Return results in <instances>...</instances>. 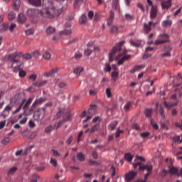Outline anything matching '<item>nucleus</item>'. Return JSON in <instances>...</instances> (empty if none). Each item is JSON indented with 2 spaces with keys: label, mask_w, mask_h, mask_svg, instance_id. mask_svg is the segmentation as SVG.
Wrapping results in <instances>:
<instances>
[{
  "label": "nucleus",
  "mask_w": 182,
  "mask_h": 182,
  "mask_svg": "<svg viewBox=\"0 0 182 182\" xmlns=\"http://www.w3.org/2000/svg\"><path fill=\"white\" fill-rule=\"evenodd\" d=\"M43 4L45 7L41 10L29 9L27 11L28 16L41 15L46 19H55V18H58L63 12V9L54 7L51 0H43Z\"/></svg>",
  "instance_id": "obj_1"
},
{
  "label": "nucleus",
  "mask_w": 182,
  "mask_h": 182,
  "mask_svg": "<svg viewBox=\"0 0 182 182\" xmlns=\"http://www.w3.org/2000/svg\"><path fill=\"white\" fill-rule=\"evenodd\" d=\"M125 41H122L119 43H117L115 46L112 49V51L109 53V62H113V58L116 53H119L116 57V60H118V66H122L126 60H129L132 58V55L127 53V50L122 49V47L124 45Z\"/></svg>",
  "instance_id": "obj_2"
},
{
  "label": "nucleus",
  "mask_w": 182,
  "mask_h": 182,
  "mask_svg": "<svg viewBox=\"0 0 182 182\" xmlns=\"http://www.w3.org/2000/svg\"><path fill=\"white\" fill-rule=\"evenodd\" d=\"M22 56V53L16 52L13 54H10L9 55V59L11 62L13 63L11 68H13L14 72H18L21 69V66H22L23 63L18 60H16V58H21Z\"/></svg>",
  "instance_id": "obj_3"
},
{
  "label": "nucleus",
  "mask_w": 182,
  "mask_h": 182,
  "mask_svg": "<svg viewBox=\"0 0 182 182\" xmlns=\"http://www.w3.org/2000/svg\"><path fill=\"white\" fill-rule=\"evenodd\" d=\"M97 110V105H91L90 106V109L87 111H83L80 115V117H86V114H89L85 119L83 120V123H86V122H89L90 119H92V116H95L96 114V112Z\"/></svg>",
  "instance_id": "obj_4"
},
{
  "label": "nucleus",
  "mask_w": 182,
  "mask_h": 182,
  "mask_svg": "<svg viewBox=\"0 0 182 182\" xmlns=\"http://www.w3.org/2000/svg\"><path fill=\"white\" fill-rule=\"evenodd\" d=\"M167 42H170V36L168 34L162 33L158 36L154 45H155V46H159V45H164V43H167Z\"/></svg>",
  "instance_id": "obj_5"
},
{
  "label": "nucleus",
  "mask_w": 182,
  "mask_h": 182,
  "mask_svg": "<svg viewBox=\"0 0 182 182\" xmlns=\"http://www.w3.org/2000/svg\"><path fill=\"white\" fill-rule=\"evenodd\" d=\"M134 168H137L139 167V170L140 171H144L146 170L148 171V173H150L153 170V166L151 164H146V165H141V162H136L135 164H133Z\"/></svg>",
  "instance_id": "obj_6"
},
{
  "label": "nucleus",
  "mask_w": 182,
  "mask_h": 182,
  "mask_svg": "<svg viewBox=\"0 0 182 182\" xmlns=\"http://www.w3.org/2000/svg\"><path fill=\"white\" fill-rule=\"evenodd\" d=\"M44 102H46V98H38L36 99L33 103L32 104L31 107L29 109V112H33L35 109H36L37 106H39V105H42V103H44Z\"/></svg>",
  "instance_id": "obj_7"
},
{
  "label": "nucleus",
  "mask_w": 182,
  "mask_h": 182,
  "mask_svg": "<svg viewBox=\"0 0 182 182\" xmlns=\"http://www.w3.org/2000/svg\"><path fill=\"white\" fill-rule=\"evenodd\" d=\"M70 120V111H67L63 115V119L61 121H59L58 123L57 129H59L62 124L64 123H66V122H69Z\"/></svg>",
  "instance_id": "obj_8"
},
{
  "label": "nucleus",
  "mask_w": 182,
  "mask_h": 182,
  "mask_svg": "<svg viewBox=\"0 0 182 182\" xmlns=\"http://www.w3.org/2000/svg\"><path fill=\"white\" fill-rule=\"evenodd\" d=\"M137 176V173L135 171H131L125 175L126 181H132Z\"/></svg>",
  "instance_id": "obj_9"
},
{
  "label": "nucleus",
  "mask_w": 182,
  "mask_h": 182,
  "mask_svg": "<svg viewBox=\"0 0 182 182\" xmlns=\"http://www.w3.org/2000/svg\"><path fill=\"white\" fill-rule=\"evenodd\" d=\"M31 150H32V146H29L28 148H27L24 154H23V150L22 149L18 150L15 153V155L16 156V157H18V156H24V154H28V151H31Z\"/></svg>",
  "instance_id": "obj_10"
},
{
  "label": "nucleus",
  "mask_w": 182,
  "mask_h": 182,
  "mask_svg": "<svg viewBox=\"0 0 182 182\" xmlns=\"http://www.w3.org/2000/svg\"><path fill=\"white\" fill-rule=\"evenodd\" d=\"M162 9H168L171 7V0H166L161 2Z\"/></svg>",
  "instance_id": "obj_11"
},
{
  "label": "nucleus",
  "mask_w": 182,
  "mask_h": 182,
  "mask_svg": "<svg viewBox=\"0 0 182 182\" xmlns=\"http://www.w3.org/2000/svg\"><path fill=\"white\" fill-rule=\"evenodd\" d=\"M33 102V98L30 97L28 99V100H26L24 104L23 105V110H28L29 109V106L31 105V103Z\"/></svg>",
  "instance_id": "obj_12"
},
{
  "label": "nucleus",
  "mask_w": 182,
  "mask_h": 182,
  "mask_svg": "<svg viewBox=\"0 0 182 182\" xmlns=\"http://www.w3.org/2000/svg\"><path fill=\"white\" fill-rule=\"evenodd\" d=\"M151 25H153V21H149L148 23L144 24V30L145 33H149L151 31Z\"/></svg>",
  "instance_id": "obj_13"
},
{
  "label": "nucleus",
  "mask_w": 182,
  "mask_h": 182,
  "mask_svg": "<svg viewBox=\"0 0 182 182\" xmlns=\"http://www.w3.org/2000/svg\"><path fill=\"white\" fill-rule=\"evenodd\" d=\"M59 72V68H53L51 70V71L48 72V73H45V76L46 77H50L51 76H53V75H55V73H58Z\"/></svg>",
  "instance_id": "obj_14"
},
{
  "label": "nucleus",
  "mask_w": 182,
  "mask_h": 182,
  "mask_svg": "<svg viewBox=\"0 0 182 182\" xmlns=\"http://www.w3.org/2000/svg\"><path fill=\"white\" fill-rule=\"evenodd\" d=\"M157 16V7L152 6L150 13L151 19H154Z\"/></svg>",
  "instance_id": "obj_15"
},
{
  "label": "nucleus",
  "mask_w": 182,
  "mask_h": 182,
  "mask_svg": "<svg viewBox=\"0 0 182 182\" xmlns=\"http://www.w3.org/2000/svg\"><path fill=\"white\" fill-rule=\"evenodd\" d=\"M28 2L33 6H41L42 0H28Z\"/></svg>",
  "instance_id": "obj_16"
},
{
  "label": "nucleus",
  "mask_w": 182,
  "mask_h": 182,
  "mask_svg": "<svg viewBox=\"0 0 182 182\" xmlns=\"http://www.w3.org/2000/svg\"><path fill=\"white\" fill-rule=\"evenodd\" d=\"M46 112V109L45 107L38 108L36 112V116H38V117H43V116H45Z\"/></svg>",
  "instance_id": "obj_17"
},
{
  "label": "nucleus",
  "mask_w": 182,
  "mask_h": 182,
  "mask_svg": "<svg viewBox=\"0 0 182 182\" xmlns=\"http://www.w3.org/2000/svg\"><path fill=\"white\" fill-rule=\"evenodd\" d=\"M26 21V16L23 14H19L18 16V23H24Z\"/></svg>",
  "instance_id": "obj_18"
},
{
  "label": "nucleus",
  "mask_w": 182,
  "mask_h": 182,
  "mask_svg": "<svg viewBox=\"0 0 182 182\" xmlns=\"http://www.w3.org/2000/svg\"><path fill=\"white\" fill-rule=\"evenodd\" d=\"M87 2V0H75L74 1V7L75 9L79 8L82 4H86Z\"/></svg>",
  "instance_id": "obj_19"
},
{
  "label": "nucleus",
  "mask_w": 182,
  "mask_h": 182,
  "mask_svg": "<svg viewBox=\"0 0 182 182\" xmlns=\"http://www.w3.org/2000/svg\"><path fill=\"white\" fill-rule=\"evenodd\" d=\"M13 8L15 11H19V8H21V0H14Z\"/></svg>",
  "instance_id": "obj_20"
},
{
  "label": "nucleus",
  "mask_w": 182,
  "mask_h": 182,
  "mask_svg": "<svg viewBox=\"0 0 182 182\" xmlns=\"http://www.w3.org/2000/svg\"><path fill=\"white\" fill-rule=\"evenodd\" d=\"M18 171V167L16 166H13L8 171H7V176L8 177H11V176H14V173Z\"/></svg>",
  "instance_id": "obj_21"
},
{
  "label": "nucleus",
  "mask_w": 182,
  "mask_h": 182,
  "mask_svg": "<svg viewBox=\"0 0 182 182\" xmlns=\"http://www.w3.org/2000/svg\"><path fill=\"white\" fill-rule=\"evenodd\" d=\"M172 24L173 21L171 20H165L162 21L161 26H163L164 28H167L171 26Z\"/></svg>",
  "instance_id": "obj_22"
},
{
  "label": "nucleus",
  "mask_w": 182,
  "mask_h": 182,
  "mask_svg": "<svg viewBox=\"0 0 182 182\" xmlns=\"http://www.w3.org/2000/svg\"><path fill=\"white\" fill-rule=\"evenodd\" d=\"M11 110H12V106H11V105L6 106V107L4 108V109L3 111L4 116H8V114H9V112H11Z\"/></svg>",
  "instance_id": "obj_23"
},
{
  "label": "nucleus",
  "mask_w": 182,
  "mask_h": 182,
  "mask_svg": "<svg viewBox=\"0 0 182 182\" xmlns=\"http://www.w3.org/2000/svg\"><path fill=\"white\" fill-rule=\"evenodd\" d=\"M46 83H47L46 80H43V81L34 82L33 85L35 86L36 87H42V86H45Z\"/></svg>",
  "instance_id": "obj_24"
},
{
  "label": "nucleus",
  "mask_w": 182,
  "mask_h": 182,
  "mask_svg": "<svg viewBox=\"0 0 182 182\" xmlns=\"http://www.w3.org/2000/svg\"><path fill=\"white\" fill-rule=\"evenodd\" d=\"M113 19H114V12L111 11L110 16L107 20V26H110L113 23Z\"/></svg>",
  "instance_id": "obj_25"
},
{
  "label": "nucleus",
  "mask_w": 182,
  "mask_h": 182,
  "mask_svg": "<svg viewBox=\"0 0 182 182\" xmlns=\"http://www.w3.org/2000/svg\"><path fill=\"white\" fill-rule=\"evenodd\" d=\"M163 105L168 110H171V107H173V102L170 101V102H167V101H164L163 102Z\"/></svg>",
  "instance_id": "obj_26"
},
{
  "label": "nucleus",
  "mask_w": 182,
  "mask_h": 182,
  "mask_svg": "<svg viewBox=\"0 0 182 182\" xmlns=\"http://www.w3.org/2000/svg\"><path fill=\"white\" fill-rule=\"evenodd\" d=\"M118 122L117 121H114L112 122H111L109 126H108V129L109 130H111L112 132H113V130H114V129H116V126H117Z\"/></svg>",
  "instance_id": "obj_27"
},
{
  "label": "nucleus",
  "mask_w": 182,
  "mask_h": 182,
  "mask_svg": "<svg viewBox=\"0 0 182 182\" xmlns=\"http://www.w3.org/2000/svg\"><path fill=\"white\" fill-rule=\"evenodd\" d=\"M56 29L52 26H49L46 28V32L47 35H52L53 33H55Z\"/></svg>",
  "instance_id": "obj_28"
},
{
  "label": "nucleus",
  "mask_w": 182,
  "mask_h": 182,
  "mask_svg": "<svg viewBox=\"0 0 182 182\" xmlns=\"http://www.w3.org/2000/svg\"><path fill=\"white\" fill-rule=\"evenodd\" d=\"M25 102H26V99L23 100L19 107L13 112V114H16V113H19V112H21V109H22Z\"/></svg>",
  "instance_id": "obj_29"
},
{
  "label": "nucleus",
  "mask_w": 182,
  "mask_h": 182,
  "mask_svg": "<svg viewBox=\"0 0 182 182\" xmlns=\"http://www.w3.org/2000/svg\"><path fill=\"white\" fill-rule=\"evenodd\" d=\"M151 113H153V109L151 108H146L144 111L145 116L149 119L151 117Z\"/></svg>",
  "instance_id": "obj_30"
},
{
  "label": "nucleus",
  "mask_w": 182,
  "mask_h": 182,
  "mask_svg": "<svg viewBox=\"0 0 182 182\" xmlns=\"http://www.w3.org/2000/svg\"><path fill=\"white\" fill-rule=\"evenodd\" d=\"M87 21V16H86V14H82L79 19V22L80 23H81L82 25H83V23H86V22Z\"/></svg>",
  "instance_id": "obj_31"
},
{
  "label": "nucleus",
  "mask_w": 182,
  "mask_h": 182,
  "mask_svg": "<svg viewBox=\"0 0 182 182\" xmlns=\"http://www.w3.org/2000/svg\"><path fill=\"white\" fill-rule=\"evenodd\" d=\"M168 173L169 174L177 176L178 170L177 169V168H174L173 166H172L169 168Z\"/></svg>",
  "instance_id": "obj_32"
},
{
  "label": "nucleus",
  "mask_w": 182,
  "mask_h": 182,
  "mask_svg": "<svg viewBox=\"0 0 182 182\" xmlns=\"http://www.w3.org/2000/svg\"><path fill=\"white\" fill-rule=\"evenodd\" d=\"M124 159L128 161V163H132L133 160V156L129 153H127L124 154Z\"/></svg>",
  "instance_id": "obj_33"
},
{
  "label": "nucleus",
  "mask_w": 182,
  "mask_h": 182,
  "mask_svg": "<svg viewBox=\"0 0 182 182\" xmlns=\"http://www.w3.org/2000/svg\"><path fill=\"white\" fill-rule=\"evenodd\" d=\"M112 79L114 80V82H116L117 80V77H119V72L117 71H113L111 73Z\"/></svg>",
  "instance_id": "obj_34"
},
{
  "label": "nucleus",
  "mask_w": 182,
  "mask_h": 182,
  "mask_svg": "<svg viewBox=\"0 0 182 182\" xmlns=\"http://www.w3.org/2000/svg\"><path fill=\"white\" fill-rule=\"evenodd\" d=\"M16 18V14L14 13L13 11H11L8 14V19L9 21H14Z\"/></svg>",
  "instance_id": "obj_35"
},
{
  "label": "nucleus",
  "mask_w": 182,
  "mask_h": 182,
  "mask_svg": "<svg viewBox=\"0 0 182 182\" xmlns=\"http://www.w3.org/2000/svg\"><path fill=\"white\" fill-rule=\"evenodd\" d=\"M83 70V68L82 67H77L74 71L73 73L77 75V76H80V73Z\"/></svg>",
  "instance_id": "obj_36"
},
{
  "label": "nucleus",
  "mask_w": 182,
  "mask_h": 182,
  "mask_svg": "<svg viewBox=\"0 0 182 182\" xmlns=\"http://www.w3.org/2000/svg\"><path fill=\"white\" fill-rule=\"evenodd\" d=\"M159 114L161 119H166V114L164 113V107L163 106L159 107Z\"/></svg>",
  "instance_id": "obj_37"
},
{
  "label": "nucleus",
  "mask_w": 182,
  "mask_h": 182,
  "mask_svg": "<svg viewBox=\"0 0 182 182\" xmlns=\"http://www.w3.org/2000/svg\"><path fill=\"white\" fill-rule=\"evenodd\" d=\"M31 56L34 59H39V56H41V53H39L38 50H35L31 53Z\"/></svg>",
  "instance_id": "obj_38"
},
{
  "label": "nucleus",
  "mask_w": 182,
  "mask_h": 182,
  "mask_svg": "<svg viewBox=\"0 0 182 182\" xmlns=\"http://www.w3.org/2000/svg\"><path fill=\"white\" fill-rule=\"evenodd\" d=\"M8 29H9V23L2 24V27L0 29V32H5L6 31H8Z\"/></svg>",
  "instance_id": "obj_39"
},
{
  "label": "nucleus",
  "mask_w": 182,
  "mask_h": 182,
  "mask_svg": "<svg viewBox=\"0 0 182 182\" xmlns=\"http://www.w3.org/2000/svg\"><path fill=\"white\" fill-rule=\"evenodd\" d=\"M123 133H124V131L120 130V128H117V132H115V138L119 139L120 134H123Z\"/></svg>",
  "instance_id": "obj_40"
},
{
  "label": "nucleus",
  "mask_w": 182,
  "mask_h": 182,
  "mask_svg": "<svg viewBox=\"0 0 182 182\" xmlns=\"http://www.w3.org/2000/svg\"><path fill=\"white\" fill-rule=\"evenodd\" d=\"M77 158L79 161H85V155L82 154V152H80L77 154Z\"/></svg>",
  "instance_id": "obj_41"
},
{
  "label": "nucleus",
  "mask_w": 182,
  "mask_h": 182,
  "mask_svg": "<svg viewBox=\"0 0 182 182\" xmlns=\"http://www.w3.org/2000/svg\"><path fill=\"white\" fill-rule=\"evenodd\" d=\"M130 107H132V102L129 101L124 106V110H125V112H129V110H130Z\"/></svg>",
  "instance_id": "obj_42"
},
{
  "label": "nucleus",
  "mask_w": 182,
  "mask_h": 182,
  "mask_svg": "<svg viewBox=\"0 0 182 182\" xmlns=\"http://www.w3.org/2000/svg\"><path fill=\"white\" fill-rule=\"evenodd\" d=\"M50 164H51V166H53L54 167H58V160L53 158H50Z\"/></svg>",
  "instance_id": "obj_43"
},
{
  "label": "nucleus",
  "mask_w": 182,
  "mask_h": 182,
  "mask_svg": "<svg viewBox=\"0 0 182 182\" xmlns=\"http://www.w3.org/2000/svg\"><path fill=\"white\" fill-rule=\"evenodd\" d=\"M23 59H25L26 60H29V59H32V54L31 53H25L22 55Z\"/></svg>",
  "instance_id": "obj_44"
},
{
  "label": "nucleus",
  "mask_w": 182,
  "mask_h": 182,
  "mask_svg": "<svg viewBox=\"0 0 182 182\" xmlns=\"http://www.w3.org/2000/svg\"><path fill=\"white\" fill-rule=\"evenodd\" d=\"M72 33V30H64L63 31H60V35H65V36H68V35H70Z\"/></svg>",
  "instance_id": "obj_45"
},
{
  "label": "nucleus",
  "mask_w": 182,
  "mask_h": 182,
  "mask_svg": "<svg viewBox=\"0 0 182 182\" xmlns=\"http://www.w3.org/2000/svg\"><path fill=\"white\" fill-rule=\"evenodd\" d=\"M51 58V55L50 54L49 52H46L43 55V58L46 59V60H49V59H50Z\"/></svg>",
  "instance_id": "obj_46"
},
{
  "label": "nucleus",
  "mask_w": 182,
  "mask_h": 182,
  "mask_svg": "<svg viewBox=\"0 0 182 182\" xmlns=\"http://www.w3.org/2000/svg\"><path fill=\"white\" fill-rule=\"evenodd\" d=\"M129 43H131L132 46H134L135 48H139V46L141 45L140 43L134 41L132 40L129 41Z\"/></svg>",
  "instance_id": "obj_47"
},
{
  "label": "nucleus",
  "mask_w": 182,
  "mask_h": 182,
  "mask_svg": "<svg viewBox=\"0 0 182 182\" xmlns=\"http://www.w3.org/2000/svg\"><path fill=\"white\" fill-rule=\"evenodd\" d=\"M9 141H11V139L9 137H6L1 141V144L6 146Z\"/></svg>",
  "instance_id": "obj_48"
},
{
  "label": "nucleus",
  "mask_w": 182,
  "mask_h": 182,
  "mask_svg": "<svg viewBox=\"0 0 182 182\" xmlns=\"http://www.w3.org/2000/svg\"><path fill=\"white\" fill-rule=\"evenodd\" d=\"M99 124L94 125L90 129V133H95V132H97V130H99Z\"/></svg>",
  "instance_id": "obj_49"
},
{
  "label": "nucleus",
  "mask_w": 182,
  "mask_h": 182,
  "mask_svg": "<svg viewBox=\"0 0 182 182\" xmlns=\"http://www.w3.org/2000/svg\"><path fill=\"white\" fill-rule=\"evenodd\" d=\"M54 129V127L52 125L48 126L46 129H45V133H50V132H53Z\"/></svg>",
  "instance_id": "obj_50"
},
{
  "label": "nucleus",
  "mask_w": 182,
  "mask_h": 182,
  "mask_svg": "<svg viewBox=\"0 0 182 182\" xmlns=\"http://www.w3.org/2000/svg\"><path fill=\"white\" fill-rule=\"evenodd\" d=\"M117 6H119V0H113L112 1L113 9H117Z\"/></svg>",
  "instance_id": "obj_51"
},
{
  "label": "nucleus",
  "mask_w": 182,
  "mask_h": 182,
  "mask_svg": "<svg viewBox=\"0 0 182 182\" xmlns=\"http://www.w3.org/2000/svg\"><path fill=\"white\" fill-rule=\"evenodd\" d=\"M171 50H172V48L170 46H165L163 48V51L164 52H168V53H170V52H171Z\"/></svg>",
  "instance_id": "obj_52"
},
{
  "label": "nucleus",
  "mask_w": 182,
  "mask_h": 182,
  "mask_svg": "<svg viewBox=\"0 0 182 182\" xmlns=\"http://www.w3.org/2000/svg\"><path fill=\"white\" fill-rule=\"evenodd\" d=\"M92 53L93 50H92L91 49H85L84 51L85 56H90Z\"/></svg>",
  "instance_id": "obj_53"
},
{
  "label": "nucleus",
  "mask_w": 182,
  "mask_h": 182,
  "mask_svg": "<svg viewBox=\"0 0 182 182\" xmlns=\"http://www.w3.org/2000/svg\"><path fill=\"white\" fill-rule=\"evenodd\" d=\"M119 31V28L116 26H112L110 29L111 33H116Z\"/></svg>",
  "instance_id": "obj_54"
},
{
  "label": "nucleus",
  "mask_w": 182,
  "mask_h": 182,
  "mask_svg": "<svg viewBox=\"0 0 182 182\" xmlns=\"http://www.w3.org/2000/svg\"><path fill=\"white\" fill-rule=\"evenodd\" d=\"M110 170L112 171L111 173V177H114L116 176V168H114V166H112L110 168Z\"/></svg>",
  "instance_id": "obj_55"
},
{
  "label": "nucleus",
  "mask_w": 182,
  "mask_h": 182,
  "mask_svg": "<svg viewBox=\"0 0 182 182\" xmlns=\"http://www.w3.org/2000/svg\"><path fill=\"white\" fill-rule=\"evenodd\" d=\"M151 124L153 127V129L155 130H159V124H157V123L153 122V119H151Z\"/></svg>",
  "instance_id": "obj_56"
},
{
  "label": "nucleus",
  "mask_w": 182,
  "mask_h": 182,
  "mask_svg": "<svg viewBox=\"0 0 182 182\" xmlns=\"http://www.w3.org/2000/svg\"><path fill=\"white\" fill-rule=\"evenodd\" d=\"M38 178H39V176L36 174H33L32 179L30 182H38Z\"/></svg>",
  "instance_id": "obj_57"
},
{
  "label": "nucleus",
  "mask_w": 182,
  "mask_h": 182,
  "mask_svg": "<svg viewBox=\"0 0 182 182\" xmlns=\"http://www.w3.org/2000/svg\"><path fill=\"white\" fill-rule=\"evenodd\" d=\"M82 55L80 52L75 53L74 58L76 59V60H79V59H81Z\"/></svg>",
  "instance_id": "obj_58"
},
{
  "label": "nucleus",
  "mask_w": 182,
  "mask_h": 182,
  "mask_svg": "<svg viewBox=\"0 0 182 182\" xmlns=\"http://www.w3.org/2000/svg\"><path fill=\"white\" fill-rule=\"evenodd\" d=\"M15 28H16V24L13 23L9 26V31L10 32H14V29H15Z\"/></svg>",
  "instance_id": "obj_59"
},
{
  "label": "nucleus",
  "mask_w": 182,
  "mask_h": 182,
  "mask_svg": "<svg viewBox=\"0 0 182 182\" xmlns=\"http://www.w3.org/2000/svg\"><path fill=\"white\" fill-rule=\"evenodd\" d=\"M125 18H126L127 21H133V19H134L133 16H132L130 14H126Z\"/></svg>",
  "instance_id": "obj_60"
},
{
  "label": "nucleus",
  "mask_w": 182,
  "mask_h": 182,
  "mask_svg": "<svg viewBox=\"0 0 182 182\" xmlns=\"http://www.w3.org/2000/svg\"><path fill=\"white\" fill-rule=\"evenodd\" d=\"M26 35H27L28 36H31V35H33V29L30 28L28 30L26 31Z\"/></svg>",
  "instance_id": "obj_61"
},
{
  "label": "nucleus",
  "mask_w": 182,
  "mask_h": 182,
  "mask_svg": "<svg viewBox=\"0 0 182 182\" xmlns=\"http://www.w3.org/2000/svg\"><path fill=\"white\" fill-rule=\"evenodd\" d=\"M46 167L43 166H37L36 167V171H45Z\"/></svg>",
  "instance_id": "obj_62"
},
{
  "label": "nucleus",
  "mask_w": 182,
  "mask_h": 182,
  "mask_svg": "<svg viewBox=\"0 0 182 182\" xmlns=\"http://www.w3.org/2000/svg\"><path fill=\"white\" fill-rule=\"evenodd\" d=\"M18 76L20 77H25V76H26V72H25L24 70H20L18 73Z\"/></svg>",
  "instance_id": "obj_63"
},
{
  "label": "nucleus",
  "mask_w": 182,
  "mask_h": 182,
  "mask_svg": "<svg viewBox=\"0 0 182 182\" xmlns=\"http://www.w3.org/2000/svg\"><path fill=\"white\" fill-rule=\"evenodd\" d=\"M105 70V72H112V67L110 66V64H106Z\"/></svg>",
  "instance_id": "obj_64"
}]
</instances>
